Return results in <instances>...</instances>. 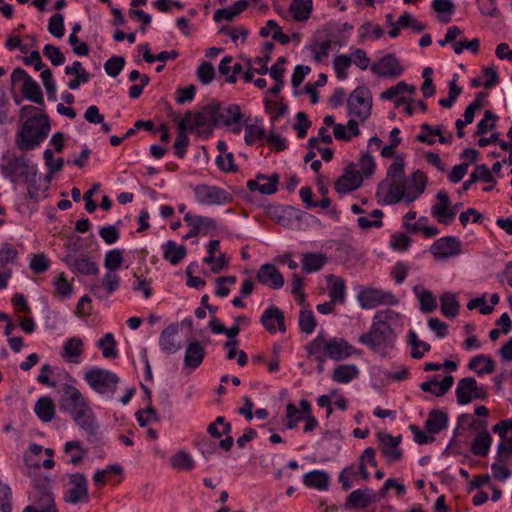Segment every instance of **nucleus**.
Returning a JSON list of instances; mask_svg holds the SVG:
<instances>
[{
  "mask_svg": "<svg viewBox=\"0 0 512 512\" xmlns=\"http://www.w3.org/2000/svg\"><path fill=\"white\" fill-rule=\"evenodd\" d=\"M426 180L425 174L417 170L409 178L388 184L384 203L392 205L401 201L406 203L415 201L424 192Z\"/></svg>",
  "mask_w": 512,
  "mask_h": 512,
  "instance_id": "obj_1",
  "label": "nucleus"
},
{
  "mask_svg": "<svg viewBox=\"0 0 512 512\" xmlns=\"http://www.w3.org/2000/svg\"><path fill=\"white\" fill-rule=\"evenodd\" d=\"M51 129L46 113L33 115L25 120L16 135V145L20 150H32L43 142Z\"/></svg>",
  "mask_w": 512,
  "mask_h": 512,
  "instance_id": "obj_2",
  "label": "nucleus"
},
{
  "mask_svg": "<svg viewBox=\"0 0 512 512\" xmlns=\"http://www.w3.org/2000/svg\"><path fill=\"white\" fill-rule=\"evenodd\" d=\"M396 334L391 326H384L372 321L368 332L359 337V342L367 346L380 357H387L389 351L395 347Z\"/></svg>",
  "mask_w": 512,
  "mask_h": 512,
  "instance_id": "obj_3",
  "label": "nucleus"
},
{
  "mask_svg": "<svg viewBox=\"0 0 512 512\" xmlns=\"http://www.w3.org/2000/svg\"><path fill=\"white\" fill-rule=\"evenodd\" d=\"M306 351L308 354L324 352L327 358L334 361H341L358 353V350L350 345L345 339L337 337L326 339L322 335H318L314 340H312L306 346Z\"/></svg>",
  "mask_w": 512,
  "mask_h": 512,
  "instance_id": "obj_4",
  "label": "nucleus"
},
{
  "mask_svg": "<svg viewBox=\"0 0 512 512\" xmlns=\"http://www.w3.org/2000/svg\"><path fill=\"white\" fill-rule=\"evenodd\" d=\"M84 379L94 391L108 397L114 394L120 381L114 372L98 367L87 371Z\"/></svg>",
  "mask_w": 512,
  "mask_h": 512,
  "instance_id": "obj_5",
  "label": "nucleus"
},
{
  "mask_svg": "<svg viewBox=\"0 0 512 512\" xmlns=\"http://www.w3.org/2000/svg\"><path fill=\"white\" fill-rule=\"evenodd\" d=\"M21 83V92L25 99L44 105V97L40 85L22 68H16L11 74L12 86Z\"/></svg>",
  "mask_w": 512,
  "mask_h": 512,
  "instance_id": "obj_6",
  "label": "nucleus"
},
{
  "mask_svg": "<svg viewBox=\"0 0 512 512\" xmlns=\"http://www.w3.org/2000/svg\"><path fill=\"white\" fill-rule=\"evenodd\" d=\"M2 172L12 182H16L19 177H23L25 181L33 180L37 177V167L30 165L25 155L8 159L2 165Z\"/></svg>",
  "mask_w": 512,
  "mask_h": 512,
  "instance_id": "obj_7",
  "label": "nucleus"
},
{
  "mask_svg": "<svg viewBox=\"0 0 512 512\" xmlns=\"http://www.w3.org/2000/svg\"><path fill=\"white\" fill-rule=\"evenodd\" d=\"M488 397L487 388L478 385L473 377H465L458 381L456 387V399L460 405H466L473 400H486Z\"/></svg>",
  "mask_w": 512,
  "mask_h": 512,
  "instance_id": "obj_8",
  "label": "nucleus"
},
{
  "mask_svg": "<svg viewBox=\"0 0 512 512\" xmlns=\"http://www.w3.org/2000/svg\"><path fill=\"white\" fill-rule=\"evenodd\" d=\"M357 299L363 309H373L380 305L393 306L399 303V299L392 292L372 287L362 289Z\"/></svg>",
  "mask_w": 512,
  "mask_h": 512,
  "instance_id": "obj_9",
  "label": "nucleus"
},
{
  "mask_svg": "<svg viewBox=\"0 0 512 512\" xmlns=\"http://www.w3.org/2000/svg\"><path fill=\"white\" fill-rule=\"evenodd\" d=\"M372 100L368 88L359 86L349 96L347 101L348 112L351 115L366 120L371 114Z\"/></svg>",
  "mask_w": 512,
  "mask_h": 512,
  "instance_id": "obj_10",
  "label": "nucleus"
},
{
  "mask_svg": "<svg viewBox=\"0 0 512 512\" xmlns=\"http://www.w3.org/2000/svg\"><path fill=\"white\" fill-rule=\"evenodd\" d=\"M68 489L65 491L63 499L66 503L78 504L89 501L88 481L83 473H72L67 475Z\"/></svg>",
  "mask_w": 512,
  "mask_h": 512,
  "instance_id": "obj_11",
  "label": "nucleus"
},
{
  "mask_svg": "<svg viewBox=\"0 0 512 512\" xmlns=\"http://www.w3.org/2000/svg\"><path fill=\"white\" fill-rule=\"evenodd\" d=\"M194 193L196 200L203 205H223L232 201V195L217 186L200 184L195 186Z\"/></svg>",
  "mask_w": 512,
  "mask_h": 512,
  "instance_id": "obj_12",
  "label": "nucleus"
},
{
  "mask_svg": "<svg viewBox=\"0 0 512 512\" xmlns=\"http://www.w3.org/2000/svg\"><path fill=\"white\" fill-rule=\"evenodd\" d=\"M63 261L73 272L81 275L91 276L99 272L97 263L89 255L78 253L76 250L69 251Z\"/></svg>",
  "mask_w": 512,
  "mask_h": 512,
  "instance_id": "obj_13",
  "label": "nucleus"
},
{
  "mask_svg": "<svg viewBox=\"0 0 512 512\" xmlns=\"http://www.w3.org/2000/svg\"><path fill=\"white\" fill-rule=\"evenodd\" d=\"M437 203L431 207V214L441 224L448 225L457 214V205H451L446 191L441 190L436 194Z\"/></svg>",
  "mask_w": 512,
  "mask_h": 512,
  "instance_id": "obj_14",
  "label": "nucleus"
},
{
  "mask_svg": "<svg viewBox=\"0 0 512 512\" xmlns=\"http://www.w3.org/2000/svg\"><path fill=\"white\" fill-rule=\"evenodd\" d=\"M377 439L380 452L388 463H395L402 458L403 452L399 447L402 441L401 435L394 437L386 432H379L377 433Z\"/></svg>",
  "mask_w": 512,
  "mask_h": 512,
  "instance_id": "obj_15",
  "label": "nucleus"
},
{
  "mask_svg": "<svg viewBox=\"0 0 512 512\" xmlns=\"http://www.w3.org/2000/svg\"><path fill=\"white\" fill-rule=\"evenodd\" d=\"M88 406V402L81 392L69 384L63 385V394L60 398V408L71 416Z\"/></svg>",
  "mask_w": 512,
  "mask_h": 512,
  "instance_id": "obj_16",
  "label": "nucleus"
},
{
  "mask_svg": "<svg viewBox=\"0 0 512 512\" xmlns=\"http://www.w3.org/2000/svg\"><path fill=\"white\" fill-rule=\"evenodd\" d=\"M217 113H218V103L212 102L195 115L192 114L190 124L188 126L189 131H193L194 129H202V128H212L217 125Z\"/></svg>",
  "mask_w": 512,
  "mask_h": 512,
  "instance_id": "obj_17",
  "label": "nucleus"
},
{
  "mask_svg": "<svg viewBox=\"0 0 512 512\" xmlns=\"http://www.w3.org/2000/svg\"><path fill=\"white\" fill-rule=\"evenodd\" d=\"M217 113H218V103L212 102L195 115L192 114L190 124L188 126L189 131H193L194 129H202V128H212L217 125Z\"/></svg>",
  "mask_w": 512,
  "mask_h": 512,
  "instance_id": "obj_18",
  "label": "nucleus"
},
{
  "mask_svg": "<svg viewBox=\"0 0 512 512\" xmlns=\"http://www.w3.org/2000/svg\"><path fill=\"white\" fill-rule=\"evenodd\" d=\"M217 113H218V103L212 102L195 115L192 114L190 124L188 126L189 131H193L194 129H202V128H212L217 125Z\"/></svg>",
  "mask_w": 512,
  "mask_h": 512,
  "instance_id": "obj_19",
  "label": "nucleus"
},
{
  "mask_svg": "<svg viewBox=\"0 0 512 512\" xmlns=\"http://www.w3.org/2000/svg\"><path fill=\"white\" fill-rule=\"evenodd\" d=\"M355 166L354 163L347 165L343 174L335 182V190L338 193H348L361 186L363 178L361 173L355 170Z\"/></svg>",
  "mask_w": 512,
  "mask_h": 512,
  "instance_id": "obj_20",
  "label": "nucleus"
},
{
  "mask_svg": "<svg viewBox=\"0 0 512 512\" xmlns=\"http://www.w3.org/2000/svg\"><path fill=\"white\" fill-rule=\"evenodd\" d=\"M371 71L379 76L394 79L401 76L403 67L394 54H387L372 65Z\"/></svg>",
  "mask_w": 512,
  "mask_h": 512,
  "instance_id": "obj_21",
  "label": "nucleus"
},
{
  "mask_svg": "<svg viewBox=\"0 0 512 512\" xmlns=\"http://www.w3.org/2000/svg\"><path fill=\"white\" fill-rule=\"evenodd\" d=\"M461 244L456 237L448 236L436 240L431 248V253L438 259H446L460 253Z\"/></svg>",
  "mask_w": 512,
  "mask_h": 512,
  "instance_id": "obj_22",
  "label": "nucleus"
},
{
  "mask_svg": "<svg viewBox=\"0 0 512 512\" xmlns=\"http://www.w3.org/2000/svg\"><path fill=\"white\" fill-rule=\"evenodd\" d=\"M120 284V277L117 273L108 271L101 283H93L91 292L99 299H107L113 292H115Z\"/></svg>",
  "mask_w": 512,
  "mask_h": 512,
  "instance_id": "obj_23",
  "label": "nucleus"
},
{
  "mask_svg": "<svg viewBox=\"0 0 512 512\" xmlns=\"http://www.w3.org/2000/svg\"><path fill=\"white\" fill-rule=\"evenodd\" d=\"M256 279L263 285L272 289H279L284 285V278L277 267L273 264H263L260 266Z\"/></svg>",
  "mask_w": 512,
  "mask_h": 512,
  "instance_id": "obj_24",
  "label": "nucleus"
},
{
  "mask_svg": "<svg viewBox=\"0 0 512 512\" xmlns=\"http://www.w3.org/2000/svg\"><path fill=\"white\" fill-rule=\"evenodd\" d=\"M261 323L270 333H275L277 329L280 332L286 331L284 314L275 306H271L263 312Z\"/></svg>",
  "mask_w": 512,
  "mask_h": 512,
  "instance_id": "obj_25",
  "label": "nucleus"
},
{
  "mask_svg": "<svg viewBox=\"0 0 512 512\" xmlns=\"http://www.w3.org/2000/svg\"><path fill=\"white\" fill-rule=\"evenodd\" d=\"M377 499V495L371 489H357L347 497L345 507L347 509H365Z\"/></svg>",
  "mask_w": 512,
  "mask_h": 512,
  "instance_id": "obj_26",
  "label": "nucleus"
},
{
  "mask_svg": "<svg viewBox=\"0 0 512 512\" xmlns=\"http://www.w3.org/2000/svg\"><path fill=\"white\" fill-rule=\"evenodd\" d=\"M178 331V325L172 324L161 332L159 337V345L164 352L173 354L181 349V341L177 339Z\"/></svg>",
  "mask_w": 512,
  "mask_h": 512,
  "instance_id": "obj_27",
  "label": "nucleus"
},
{
  "mask_svg": "<svg viewBox=\"0 0 512 512\" xmlns=\"http://www.w3.org/2000/svg\"><path fill=\"white\" fill-rule=\"evenodd\" d=\"M192 117V113L187 111L183 118L178 123V135L174 142L175 154L179 158H183L186 154V148L189 145V138L187 136V131H189L188 126L190 124V120Z\"/></svg>",
  "mask_w": 512,
  "mask_h": 512,
  "instance_id": "obj_28",
  "label": "nucleus"
},
{
  "mask_svg": "<svg viewBox=\"0 0 512 512\" xmlns=\"http://www.w3.org/2000/svg\"><path fill=\"white\" fill-rule=\"evenodd\" d=\"M278 181L279 176L277 174H273L270 177L260 174L256 179L247 182V188L250 191L257 190L262 194L271 195L277 191Z\"/></svg>",
  "mask_w": 512,
  "mask_h": 512,
  "instance_id": "obj_29",
  "label": "nucleus"
},
{
  "mask_svg": "<svg viewBox=\"0 0 512 512\" xmlns=\"http://www.w3.org/2000/svg\"><path fill=\"white\" fill-rule=\"evenodd\" d=\"M453 383L454 378L451 375H446L442 381H439L437 376H433L430 380L421 383L420 389L424 392H430L436 397H442L453 386Z\"/></svg>",
  "mask_w": 512,
  "mask_h": 512,
  "instance_id": "obj_30",
  "label": "nucleus"
},
{
  "mask_svg": "<svg viewBox=\"0 0 512 512\" xmlns=\"http://www.w3.org/2000/svg\"><path fill=\"white\" fill-rule=\"evenodd\" d=\"M242 119L240 107L236 104L222 106L218 103L217 125L231 126L238 124Z\"/></svg>",
  "mask_w": 512,
  "mask_h": 512,
  "instance_id": "obj_31",
  "label": "nucleus"
},
{
  "mask_svg": "<svg viewBox=\"0 0 512 512\" xmlns=\"http://www.w3.org/2000/svg\"><path fill=\"white\" fill-rule=\"evenodd\" d=\"M206 351L203 345H201L198 341L190 342L187 345L185 356H184V365L185 367L196 369L199 367L205 357Z\"/></svg>",
  "mask_w": 512,
  "mask_h": 512,
  "instance_id": "obj_32",
  "label": "nucleus"
},
{
  "mask_svg": "<svg viewBox=\"0 0 512 512\" xmlns=\"http://www.w3.org/2000/svg\"><path fill=\"white\" fill-rule=\"evenodd\" d=\"M184 221L188 225H194L198 232L203 235H208L217 228L216 221L213 218L192 215L190 212L185 214Z\"/></svg>",
  "mask_w": 512,
  "mask_h": 512,
  "instance_id": "obj_33",
  "label": "nucleus"
},
{
  "mask_svg": "<svg viewBox=\"0 0 512 512\" xmlns=\"http://www.w3.org/2000/svg\"><path fill=\"white\" fill-rule=\"evenodd\" d=\"M83 353V341L79 337H71L64 343L61 357L71 363H78Z\"/></svg>",
  "mask_w": 512,
  "mask_h": 512,
  "instance_id": "obj_34",
  "label": "nucleus"
},
{
  "mask_svg": "<svg viewBox=\"0 0 512 512\" xmlns=\"http://www.w3.org/2000/svg\"><path fill=\"white\" fill-rule=\"evenodd\" d=\"M72 418L74 419L78 426L87 431L90 435L96 434L98 425L95 421L93 411L89 407V405L84 409L78 411L77 413L73 414Z\"/></svg>",
  "mask_w": 512,
  "mask_h": 512,
  "instance_id": "obj_35",
  "label": "nucleus"
},
{
  "mask_svg": "<svg viewBox=\"0 0 512 512\" xmlns=\"http://www.w3.org/2000/svg\"><path fill=\"white\" fill-rule=\"evenodd\" d=\"M448 415L447 413L435 409L432 410L425 422V428L430 434L439 433L441 430L447 427Z\"/></svg>",
  "mask_w": 512,
  "mask_h": 512,
  "instance_id": "obj_36",
  "label": "nucleus"
},
{
  "mask_svg": "<svg viewBox=\"0 0 512 512\" xmlns=\"http://www.w3.org/2000/svg\"><path fill=\"white\" fill-rule=\"evenodd\" d=\"M468 368L475 371L479 376H482L495 371V362L491 357L480 354L471 358Z\"/></svg>",
  "mask_w": 512,
  "mask_h": 512,
  "instance_id": "obj_37",
  "label": "nucleus"
},
{
  "mask_svg": "<svg viewBox=\"0 0 512 512\" xmlns=\"http://www.w3.org/2000/svg\"><path fill=\"white\" fill-rule=\"evenodd\" d=\"M35 414L43 422H50L55 416V405L50 397L39 398L34 406Z\"/></svg>",
  "mask_w": 512,
  "mask_h": 512,
  "instance_id": "obj_38",
  "label": "nucleus"
},
{
  "mask_svg": "<svg viewBox=\"0 0 512 512\" xmlns=\"http://www.w3.org/2000/svg\"><path fill=\"white\" fill-rule=\"evenodd\" d=\"M359 370L354 364H342L337 366L332 374V379L336 383L346 384L355 379Z\"/></svg>",
  "mask_w": 512,
  "mask_h": 512,
  "instance_id": "obj_39",
  "label": "nucleus"
},
{
  "mask_svg": "<svg viewBox=\"0 0 512 512\" xmlns=\"http://www.w3.org/2000/svg\"><path fill=\"white\" fill-rule=\"evenodd\" d=\"M329 286L328 293L332 302L344 303L345 301V282L342 278L334 275L328 276Z\"/></svg>",
  "mask_w": 512,
  "mask_h": 512,
  "instance_id": "obj_40",
  "label": "nucleus"
},
{
  "mask_svg": "<svg viewBox=\"0 0 512 512\" xmlns=\"http://www.w3.org/2000/svg\"><path fill=\"white\" fill-rule=\"evenodd\" d=\"M492 444V437L488 431H482L476 435L471 444V451L474 455L484 457L489 453Z\"/></svg>",
  "mask_w": 512,
  "mask_h": 512,
  "instance_id": "obj_41",
  "label": "nucleus"
},
{
  "mask_svg": "<svg viewBox=\"0 0 512 512\" xmlns=\"http://www.w3.org/2000/svg\"><path fill=\"white\" fill-rule=\"evenodd\" d=\"M327 262V256L324 253H305L302 257V269L306 273H312L320 270Z\"/></svg>",
  "mask_w": 512,
  "mask_h": 512,
  "instance_id": "obj_42",
  "label": "nucleus"
},
{
  "mask_svg": "<svg viewBox=\"0 0 512 512\" xmlns=\"http://www.w3.org/2000/svg\"><path fill=\"white\" fill-rule=\"evenodd\" d=\"M329 479V475L326 472L314 470L304 475L303 482L308 487L326 490L329 485Z\"/></svg>",
  "mask_w": 512,
  "mask_h": 512,
  "instance_id": "obj_43",
  "label": "nucleus"
},
{
  "mask_svg": "<svg viewBox=\"0 0 512 512\" xmlns=\"http://www.w3.org/2000/svg\"><path fill=\"white\" fill-rule=\"evenodd\" d=\"M163 257L172 265H177L186 256L185 246H178L174 241L169 240L163 245Z\"/></svg>",
  "mask_w": 512,
  "mask_h": 512,
  "instance_id": "obj_44",
  "label": "nucleus"
},
{
  "mask_svg": "<svg viewBox=\"0 0 512 512\" xmlns=\"http://www.w3.org/2000/svg\"><path fill=\"white\" fill-rule=\"evenodd\" d=\"M441 312L448 318H455L459 311V302L456 295L451 292H445L440 296Z\"/></svg>",
  "mask_w": 512,
  "mask_h": 512,
  "instance_id": "obj_45",
  "label": "nucleus"
},
{
  "mask_svg": "<svg viewBox=\"0 0 512 512\" xmlns=\"http://www.w3.org/2000/svg\"><path fill=\"white\" fill-rule=\"evenodd\" d=\"M312 0H293L289 11L296 21H306L310 17Z\"/></svg>",
  "mask_w": 512,
  "mask_h": 512,
  "instance_id": "obj_46",
  "label": "nucleus"
},
{
  "mask_svg": "<svg viewBox=\"0 0 512 512\" xmlns=\"http://www.w3.org/2000/svg\"><path fill=\"white\" fill-rule=\"evenodd\" d=\"M54 495L51 481L47 476L38 475L33 479L32 500Z\"/></svg>",
  "mask_w": 512,
  "mask_h": 512,
  "instance_id": "obj_47",
  "label": "nucleus"
},
{
  "mask_svg": "<svg viewBox=\"0 0 512 512\" xmlns=\"http://www.w3.org/2000/svg\"><path fill=\"white\" fill-rule=\"evenodd\" d=\"M23 512H57L54 495L34 499Z\"/></svg>",
  "mask_w": 512,
  "mask_h": 512,
  "instance_id": "obj_48",
  "label": "nucleus"
},
{
  "mask_svg": "<svg viewBox=\"0 0 512 512\" xmlns=\"http://www.w3.org/2000/svg\"><path fill=\"white\" fill-rule=\"evenodd\" d=\"M116 341L112 333H106L98 342L97 346L102 350L104 358L115 359L118 356Z\"/></svg>",
  "mask_w": 512,
  "mask_h": 512,
  "instance_id": "obj_49",
  "label": "nucleus"
},
{
  "mask_svg": "<svg viewBox=\"0 0 512 512\" xmlns=\"http://www.w3.org/2000/svg\"><path fill=\"white\" fill-rule=\"evenodd\" d=\"M142 390L146 396L147 399V408L137 411L136 418L141 427H145L149 424V419L144 417V414H152L154 415L156 420H159L158 414L154 407L152 406V400H151V390L145 386L142 385Z\"/></svg>",
  "mask_w": 512,
  "mask_h": 512,
  "instance_id": "obj_50",
  "label": "nucleus"
},
{
  "mask_svg": "<svg viewBox=\"0 0 512 512\" xmlns=\"http://www.w3.org/2000/svg\"><path fill=\"white\" fill-rule=\"evenodd\" d=\"M383 212L380 209H375L371 212L370 216H361L357 219V223L359 227L363 230H368L370 228H379L382 226L383 222L381 218L383 217Z\"/></svg>",
  "mask_w": 512,
  "mask_h": 512,
  "instance_id": "obj_51",
  "label": "nucleus"
},
{
  "mask_svg": "<svg viewBox=\"0 0 512 512\" xmlns=\"http://www.w3.org/2000/svg\"><path fill=\"white\" fill-rule=\"evenodd\" d=\"M402 318V315L390 308L379 310L373 317V322L380 323L384 326H391L393 323H397Z\"/></svg>",
  "mask_w": 512,
  "mask_h": 512,
  "instance_id": "obj_52",
  "label": "nucleus"
},
{
  "mask_svg": "<svg viewBox=\"0 0 512 512\" xmlns=\"http://www.w3.org/2000/svg\"><path fill=\"white\" fill-rule=\"evenodd\" d=\"M421 132L417 135V141L432 145L435 143V136H439L442 133L441 126L432 127L427 123L420 126Z\"/></svg>",
  "mask_w": 512,
  "mask_h": 512,
  "instance_id": "obj_53",
  "label": "nucleus"
},
{
  "mask_svg": "<svg viewBox=\"0 0 512 512\" xmlns=\"http://www.w3.org/2000/svg\"><path fill=\"white\" fill-rule=\"evenodd\" d=\"M405 92L414 93L415 87L408 85L404 81H400L396 85L391 86L387 90L383 91L381 93V99L392 100L394 98H397L400 94H403Z\"/></svg>",
  "mask_w": 512,
  "mask_h": 512,
  "instance_id": "obj_54",
  "label": "nucleus"
},
{
  "mask_svg": "<svg viewBox=\"0 0 512 512\" xmlns=\"http://www.w3.org/2000/svg\"><path fill=\"white\" fill-rule=\"evenodd\" d=\"M331 45L332 42L328 39L310 45L309 49L313 55L314 61L320 63L325 60L329 56Z\"/></svg>",
  "mask_w": 512,
  "mask_h": 512,
  "instance_id": "obj_55",
  "label": "nucleus"
},
{
  "mask_svg": "<svg viewBox=\"0 0 512 512\" xmlns=\"http://www.w3.org/2000/svg\"><path fill=\"white\" fill-rule=\"evenodd\" d=\"M64 452L70 454V462L74 465L79 464L85 456V451L79 441L67 442L64 446Z\"/></svg>",
  "mask_w": 512,
  "mask_h": 512,
  "instance_id": "obj_56",
  "label": "nucleus"
},
{
  "mask_svg": "<svg viewBox=\"0 0 512 512\" xmlns=\"http://www.w3.org/2000/svg\"><path fill=\"white\" fill-rule=\"evenodd\" d=\"M404 159L400 156H396L387 170V178L391 179L390 183L401 181L404 177Z\"/></svg>",
  "mask_w": 512,
  "mask_h": 512,
  "instance_id": "obj_57",
  "label": "nucleus"
},
{
  "mask_svg": "<svg viewBox=\"0 0 512 512\" xmlns=\"http://www.w3.org/2000/svg\"><path fill=\"white\" fill-rule=\"evenodd\" d=\"M409 343L412 346L411 356L415 359H420L425 352L430 350V345L420 341L414 331L409 332Z\"/></svg>",
  "mask_w": 512,
  "mask_h": 512,
  "instance_id": "obj_58",
  "label": "nucleus"
},
{
  "mask_svg": "<svg viewBox=\"0 0 512 512\" xmlns=\"http://www.w3.org/2000/svg\"><path fill=\"white\" fill-rule=\"evenodd\" d=\"M123 263V252L120 249H113L106 253L104 265L108 271L115 272Z\"/></svg>",
  "mask_w": 512,
  "mask_h": 512,
  "instance_id": "obj_59",
  "label": "nucleus"
},
{
  "mask_svg": "<svg viewBox=\"0 0 512 512\" xmlns=\"http://www.w3.org/2000/svg\"><path fill=\"white\" fill-rule=\"evenodd\" d=\"M352 63V57L350 55H339L334 59V70L336 76L340 80H344L347 78V69L350 67Z\"/></svg>",
  "mask_w": 512,
  "mask_h": 512,
  "instance_id": "obj_60",
  "label": "nucleus"
},
{
  "mask_svg": "<svg viewBox=\"0 0 512 512\" xmlns=\"http://www.w3.org/2000/svg\"><path fill=\"white\" fill-rule=\"evenodd\" d=\"M171 465L179 470H191L194 461L188 453L181 451L172 456Z\"/></svg>",
  "mask_w": 512,
  "mask_h": 512,
  "instance_id": "obj_61",
  "label": "nucleus"
},
{
  "mask_svg": "<svg viewBox=\"0 0 512 512\" xmlns=\"http://www.w3.org/2000/svg\"><path fill=\"white\" fill-rule=\"evenodd\" d=\"M299 327L303 333L311 334L316 327V320L311 310H302L299 315Z\"/></svg>",
  "mask_w": 512,
  "mask_h": 512,
  "instance_id": "obj_62",
  "label": "nucleus"
},
{
  "mask_svg": "<svg viewBox=\"0 0 512 512\" xmlns=\"http://www.w3.org/2000/svg\"><path fill=\"white\" fill-rule=\"evenodd\" d=\"M360 170L359 172L364 176L370 177L375 172V161L374 158L368 152H362L360 155L359 163Z\"/></svg>",
  "mask_w": 512,
  "mask_h": 512,
  "instance_id": "obj_63",
  "label": "nucleus"
},
{
  "mask_svg": "<svg viewBox=\"0 0 512 512\" xmlns=\"http://www.w3.org/2000/svg\"><path fill=\"white\" fill-rule=\"evenodd\" d=\"M512 457V437L508 439L502 440L497 449V460L502 464H507V462Z\"/></svg>",
  "mask_w": 512,
  "mask_h": 512,
  "instance_id": "obj_64",
  "label": "nucleus"
}]
</instances>
